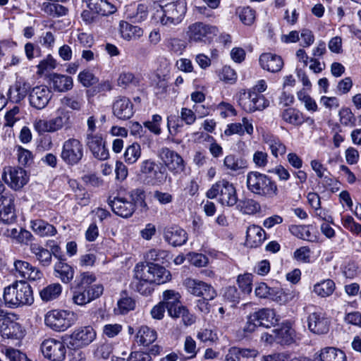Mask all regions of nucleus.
<instances>
[{
	"mask_svg": "<svg viewBox=\"0 0 361 361\" xmlns=\"http://www.w3.org/2000/svg\"><path fill=\"white\" fill-rule=\"evenodd\" d=\"M60 1H45L42 3L41 10L47 16L59 18L68 15L69 9L66 6L59 4Z\"/></svg>",
	"mask_w": 361,
	"mask_h": 361,
	"instance_id": "2f4dec72",
	"label": "nucleus"
},
{
	"mask_svg": "<svg viewBox=\"0 0 361 361\" xmlns=\"http://www.w3.org/2000/svg\"><path fill=\"white\" fill-rule=\"evenodd\" d=\"M265 239L264 231L258 226L252 225L247 228L246 243L252 247L259 246Z\"/></svg>",
	"mask_w": 361,
	"mask_h": 361,
	"instance_id": "7c9ffc66",
	"label": "nucleus"
},
{
	"mask_svg": "<svg viewBox=\"0 0 361 361\" xmlns=\"http://www.w3.org/2000/svg\"><path fill=\"white\" fill-rule=\"evenodd\" d=\"M157 334L155 330L147 326H141L135 336V341L142 345H148L156 341Z\"/></svg>",
	"mask_w": 361,
	"mask_h": 361,
	"instance_id": "e433bc0d",
	"label": "nucleus"
},
{
	"mask_svg": "<svg viewBox=\"0 0 361 361\" xmlns=\"http://www.w3.org/2000/svg\"><path fill=\"white\" fill-rule=\"evenodd\" d=\"M86 6L97 15L103 16L114 13L116 6L107 0H82Z\"/></svg>",
	"mask_w": 361,
	"mask_h": 361,
	"instance_id": "412c9836",
	"label": "nucleus"
},
{
	"mask_svg": "<svg viewBox=\"0 0 361 361\" xmlns=\"http://www.w3.org/2000/svg\"><path fill=\"white\" fill-rule=\"evenodd\" d=\"M119 32L121 37L128 41L139 39L143 35V30L137 25H133L126 21L119 23Z\"/></svg>",
	"mask_w": 361,
	"mask_h": 361,
	"instance_id": "473e14b6",
	"label": "nucleus"
},
{
	"mask_svg": "<svg viewBox=\"0 0 361 361\" xmlns=\"http://www.w3.org/2000/svg\"><path fill=\"white\" fill-rule=\"evenodd\" d=\"M61 103L63 106L71 109L73 111H80L84 105V100L82 95H67L61 99Z\"/></svg>",
	"mask_w": 361,
	"mask_h": 361,
	"instance_id": "79ce46f5",
	"label": "nucleus"
},
{
	"mask_svg": "<svg viewBox=\"0 0 361 361\" xmlns=\"http://www.w3.org/2000/svg\"><path fill=\"white\" fill-rule=\"evenodd\" d=\"M336 285L334 281L326 279L314 286L313 291L322 298L329 297L335 290Z\"/></svg>",
	"mask_w": 361,
	"mask_h": 361,
	"instance_id": "a19ab883",
	"label": "nucleus"
},
{
	"mask_svg": "<svg viewBox=\"0 0 361 361\" xmlns=\"http://www.w3.org/2000/svg\"><path fill=\"white\" fill-rule=\"evenodd\" d=\"M281 116L284 122L294 126H300L306 121L303 114L298 109L292 107L282 111Z\"/></svg>",
	"mask_w": 361,
	"mask_h": 361,
	"instance_id": "72a5a7b5",
	"label": "nucleus"
},
{
	"mask_svg": "<svg viewBox=\"0 0 361 361\" xmlns=\"http://www.w3.org/2000/svg\"><path fill=\"white\" fill-rule=\"evenodd\" d=\"M112 212L123 218H128L135 212V204H108Z\"/></svg>",
	"mask_w": 361,
	"mask_h": 361,
	"instance_id": "3c124183",
	"label": "nucleus"
},
{
	"mask_svg": "<svg viewBox=\"0 0 361 361\" xmlns=\"http://www.w3.org/2000/svg\"><path fill=\"white\" fill-rule=\"evenodd\" d=\"M141 156L140 145L134 142L128 146L125 150L123 157L126 163L128 164H135Z\"/></svg>",
	"mask_w": 361,
	"mask_h": 361,
	"instance_id": "37998d69",
	"label": "nucleus"
},
{
	"mask_svg": "<svg viewBox=\"0 0 361 361\" xmlns=\"http://www.w3.org/2000/svg\"><path fill=\"white\" fill-rule=\"evenodd\" d=\"M96 331L91 326L78 328L66 338V343L70 349L76 350L90 345L96 338Z\"/></svg>",
	"mask_w": 361,
	"mask_h": 361,
	"instance_id": "6e6552de",
	"label": "nucleus"
},
{
	"mask_svg": "<svg viewBox=\"0 0 361 361\" xmlns=\"http://www.w3.org/2000/svg\"><path fill=\"white\" fill-rule=\"evenodd\" d=\"M224 186V192L221 195L219 202L220 203H237L238 197L236 190L233 185L225 179L217 181L206 192L209 199H214L215 192H218L219 186Z\"/></svg>",
	"mask_w": 361,
	"mask_h": 361,
	"instance_id": "dca6fc26",
	"label": "nucleus"
},
{
	"mask_svg": "<svg viewBox=\"0 0 361 361\" xmlns=\"http://www.w3.org/2000/svg\"><path fill=\"white\" fill-rule=\"evenodd\" d=\"M135 307V300L125 295H121V298L118 300L116 310L119 314H126L131 310H133Z\"/></svg>",
	"mask_w": 361,
	"mask_h": 361,
	"instance_id": "09e8293b",
	"label": "nucleus"
},
{
	"mask_svg": "<svg viewBox=\"0 0 361 361\" xmlns=\"http://www.w3.org/2000/svg\"><path fill=\"white\" fill-rule=\"evenodd\" d=\"M247 188L252 192L266 197H273L276 194L277 186L268 176L257 171L247 175Z\"/></svg>",
	"mask_w": 361,
	"mask_h": 361,
	"instance_id": "20e7f679",
	"label": "nucleus"
},
{
	"mask_svg": "<svg viewBox=\"0 0 361 361\" xmlns=\"http://www.w3.org/2000/svg\"><path fill=\"white\" fill-rule=\"evenodd\" d=\"M269 298L280 304H285L293 298L290 293H287L281 288H272Z\"/></svg>",
	"mask_w": 361,
	"mask_h": 361,
	"instance_id": "6e6d98bb",
	"label": "nucleus"
},
{
	"mask_svg": "<svg viewBox=\"0 0 361 361\" xmlns=\"http://www.w3.org/2000/svg\"><path fill=\"white\" fill-rule=\"evenodd\" d=\"M166 44L170 51L178 55L181 54L185 48L184 42L178 38H169Z\"/></svg>",
	"mask_w": 361,
	"mask_h": 361,
	"instance_id": "052dcab7",
	"label": "nucleus"
},
{
	"mask_svg": "<svg viewBox=\"0 0 361 361\" xmlns=\"http://www.w3.org/2000/svg\"><path fill=\"white\" fill-rule=\"evenodd\" d=\"M75 322L74 312L67 310H54L47 313L45 324L56 331H64Z\"/></svg>",
	"mask_w": 361,
	"mask_h": 361,
	"instance_id": "423d86ee",
	"label": "nucleus"
},
{
	"mask_svg": "<svg viewBox=\"0 0 361 361\" xmlns=\"http://www.w3.org/2000/svg\"><path fill=\"white\" fill-rule=\"evenodd\" d=\"M169 255V252L165 250L153 248L145 254V257L149 262H156L158 263H164Z\"/></svg>",
	"mask_w": 361,
	"mask_h": 361,
	"instance_id": "8fccbe9b",
	"label": "nucleus"
},
{
	"mask_svg": "<svg viewBox=\"0 0 361 361\" xmlns=\"http://www.w3.org/2000/svg\"><path fill=\"white\" fill-rule=\"evenodd\" d=\"M340 123L345 126L353 127L355 126L356 118L350 109L343 107L338 112Z\"/></svg>",
	"mask_w": 361,
	"mask_h": 361,
	"instance_id": "603ef678",
	"label": "nucleus"
},
{
	"mask_svg": "<svg viewBox=\"0 0 361 361\" xmlns=\"http://www.w3.org/2000/svg\"><path fill=\"white\" fill-rule=\"evenodd\" d=\"M78 80L84 87H90L98 82V78L88 70L80 72Z\"/></svg>",
	"mask_w": 361,
	"mask_h": 361,
	"instance_id": "e2e57ef3",
	"label": "nucleus"
},
{
	"mask_svg": "<svg viewBox=\"0 0 361 361\" xmlns=\"http://www.w3.org/2000/svg\"><path fill=\"white\" fill-rule=\"evenodd\" d=\"M56 61L51 54H49L37 65V74L43 75L47 72L51 71L56 67Z\"/></svg>",
	"mask_w": 361,
	"mask_h": 361,
	"instance_id": "5fc2aeb1",
	"label": "nucleus"
},
{
	"mask_svg": "<svg viewBox=\"0 0 361 361\" xmlns=\"http://www.w3.org/2000/svg\"><path fill=\"white\" fill-rule=\"evenodd\" d=\"M187 12L185 0H161L154 18L157 23L171 27L180 24Z\"/></svg>",
	"mask_w": 361,
	"mask_h": 361,
	"instance_id": "f257e3e1",
	"label": "nucleus"
},
{
	"mask_svg": "<svg viewBox=\"0 0 361 361\" xmlns=\"http://www.w3.org/2000/svg\"><path fill=\"white\" fill-rule=\"evenodd\" d=\"M278 322V316L273 309L262 308L247 316L243 331L245 336H247L253 333L258 326L269 328L276 324Z\"/></svg>",
	"mask_w": 361,
	"mask_h": 361,
	"instance_id": "7ed1b4c3",
	"label": "nucleus"
},
{
	"mask_svg": "<svg viewBox=\"0 0 361 361\" xmlns=\"http://www.w3.org/2000/svg\"><path fill=\"white\" fill-rule=\"evenodd\" d=\"M237 283L239 288L245 293H250L252 289V275L249 273L240 274L238 276Z\"/></svg>",
	"mask_w": 361,
	"mask_h": 361,
	"instance_id": "4d7b16f0",
	"label": "nucleus"
},
{
	"mask_svg": "<svg viewBox=\"0 0 361 361\" xmlns=\"http://www.w3.org/2000/svg\"><path fill=\"white\" fill-rule=\"evenodd\" d=\"M183 284L187 291L194 296L202 297L207 300H212L216 296L214 288L204 281L187 278Z\"/></svg>",
	"mask_w": 361,
	"mask_h": 361,
	"instance_id": "9b49d317",
	"label": "nucleus"
},
{
	"mask_svg": "<svg viewBox=\"0 0 361 361\" xmlns=\"http://www.w3.org/2000/svg\"><path fill=\"white\" fill-rule=\"evenodd\" d=\"M52 97L51 90L46 85H38L32 89L29 94L31 106L38 110L44 109Z\"/></svg>",
	"mask_w": 361,
	"mask_h": 361,
	"instance_id": "f3484780",
	"label": "nucleus"
},
{
	"mask_svg": "<svg viewBox=\"0 0 361 361\" xmlns=\"http://www.w3.org/2000/svg\"><path fill=\"white\" fill-rule=\"evenodd\" d=\"M310 249L308 247L303 246L297 249L293 253V257L295 260L302 263H309L310 261Z\"/></svg>",
	"mask_w": 361,
	"mask_h": 361,
	"instance_id": "774afa93",
	"label": "nucleus"
},
{
	"mask_svg": "<svg viewBox=\"0 0 361 361\" xmlns=\"http://www.w3.org/2000/svg\"><path fill=\"white\" fill-rule=\"evenodd\" d=\"M219 32L217 27L203 22H195L188 25L186 36L190 42H210Z\"/></svg>",
	"mask_w": 361,
	"mask_h": 361,
	"instance_id": "39448f33",
	"label": "nucleus"
},
{
	"mask_svg": "<svg viewBox=\"0 0 361 361\" xmlns=\"http://www.w3.org/2000/svg\"><path fill=\"white\" fill-rule=\"evenodd\" d=\"M55 276L60 279L63 283H69L74 276V269L71 266L64 262L59 261L54 265Z\"/></svg>",
	"mask_w": 361,
	"mask_h": 361,
	"instance_id": "c9c22d12",
	"label": "nucleus"
},
{
	"mask_svg": "<svg viewBox=\"0 0 361 361\" xmlns=\"http://www.w3.org/2000/svg\"><path fill=\"white\" fill-rule=\"evenodd\" d=\"M171 317H181L183 324L186 326L191 325L195 322V317L194 315L190 313L189 310L185 306L180 307V309L177 311L176 315L172 316Z\"/></svg>",
	"mask_w": 361,
	"mask_h": 361,
	"instance_id": "69168bd1",
	"label": "nucleus"
},
{
	"mask_svg": "<svg viewBox=\"0 0 361 361\" xmlns=\"http://www.w3.org/2000/svg\"><path fill=\"white\" fill-rule=\"evenodd\" d=\"M62 292V286L60 283H51L44 288L39 292L42 300L44 302L54 300L59 297Z\"/></svg>",
	"mask_w": 361,
	"mask_h": 361,
	"instance_id": "ea45409f",
	"label": "nucleus"
},
{
	"mask_svg": "<svg viewBox=\"0 0 361 361\" xmlns=\"http://www.w3.org/2000/svg\"><path fill=\"white\" fill-rule=\"evenodd\" d=\"M51 84L54 91L67 92L73 88V81L71 76L59 73H53L50 77Z\"/></svg>",
	"mask_w": 361,
	"mask_h": 361,
	"instance_id": "cd10ccee",
	"label": "nucleus"
},
{
	"mask_svg": "<svg viewBox=\"0 0 361 361\" xmlns=\"http://www.w3.org/2000/svg\"><path fill=\"white\" fill-rule=\"evenodd\" d=\"M30 224L32 231L41 237L53 236L57 232L56 228L53 225L49 224L42 219L31 221Z\"/></svg>",
	"mask_w": 361,
	"mask_h": 361,
	"instance_id": "f704fd0d",
	"label": "nucleus"
},
{
	"mask_svg": "<svg viewBox=\"0 0 361 361\" xmlns=\"http://www.w3.org/2000/svg\"><path fill=\"white\" fill-rule=\"evenodd\" d=\"M164 238L169 244L177 247L186 243L188 234L185 230L178 226H171L165 229Z\"/></svg>",
	"mask_w": 361,
	"mask_h": 361,
	"instance_id": "4be33fe9",
	"label": "nucleus"
},
{
	"mask_svg": "<svg viewBox=\"0 0 361 361\" xmlns=\"http://www.w3.org/2000/svg\"><path fill=\"white\" fill-rule=\"evenodd\" d=\"M4 300L10 308L31 305L34 302L31 286L24 281H16L4 288Z\"/></svg>",
	"mask_w": 361,
	"mask_h": 361,
	"instance_id": "f03ea898",
	"label": "nucleus"
},
{
	"mask_svg": "<svg viewBox=\"0 0 361 361\" xmlns=\"http://www.w3.org/2000/svg\"><path fill=\"white\" fill-rule=\"evenodd\" d=\"M130 201L132 203H145L152 200L151 197V191L145 190L142 188H135L129 192Z\"/></svg>",
	"mask_w": 361,
	"mask_h": 361,
	"instance_id": "49530a36",
	"label": "nucleus"
},
{
	"mask_svg": "<svg viewBox=\"0 0 361 361\" xmlns=\"http://www.w3.org/2000/svg\"><path fill=\"white\" fill-rule=\"evenodd\" d=\"M1 178L7 185L16 190L22 188L28 181L26 171L20 167H5Z\"/></svg>",
	"mask_w": 361,
	"mask_h": 361,
	"instance_id": "ddd939ff",
	"label": "nucleus"
},
{
	"mask_svg": "<svg viewBox=\"0 0 361 361\" xmlns=\"http://www.w3.org/2000/svg\"><path fill=\"white\" fill-rule=\"evenodd\" d=\"M239 18L243 23L250 25L255 21V11L250 7H244L240 11Z\"/></svg>",
	"mask_w": 361,
	"mask_h": 361,
	"instance_id": "0e129e2a",
	"label": "nucleus"
},
{
	"mask_svg": "<svg viewBox=\"0 0 361 361\" xmlns=\"http://www.w3.org/2000/svg\"><path fill=\"white\" fill-rule=\"evenodd\" d=\"M261 67L267 71L277 73L283 66V59L280 56L271 53H264L259 56Z\"/></svg>",
	"mask_w": 361,
	"mask_h": 361,
	"instance_id": "5701e85b",
	"label": "nucleus"
},
{
	"mask_svg": "<svg viewBox=\"0 0 361 361\" xmlns=\"http://www.w3.org/2000/svg\"><path fill=\"white\" fill-rule=\"evenodd\" d=\"M17 219L13 204H0V221L4 224H12Z\"/></svg>",
	"mask_w": 361,
	"mask_h": 361,
	"instance_id": "c03bdc74",
	"label": "nucleus"
},
{
	"mask_svg": "<svg viewBox=\"0 0 361 361\" xmlns=\"http://www.w3.org/2000/svg\"><path fill=\"white\" fill-rule=\"evenodd\" d=\"M113 115L120 120H128L134 114L133 104L126 97H117L112 104Z\"/></svg>",
	"mask_w": 361,
	"mask_h": 361,
	"instance_id": "a211bd4d",
	"label": "nucleus"
},
{
	"mask_svg": "<svg viewBox=\"0 0 361 361\" xmlns=\"http://www.w3.org/2000/svg\"><path fill=\"white\" fill-rule=\"evenodd\" d=\"M134 279L131 283L133 288L144 295H148L151 294L153 290L152 285V281H148V278L144 276L141 271L139 270V267L134 269Z\"/></svg>",
	"mask_w": 361,
	"mask_h": 361,
	"instance_id": "b1692460",
	"label": "nucleus"
},
{
	"mask_svg": "<svg viewBox=\"0 0 361 361\" xmlns=\"http://www.w3.org/2000/svg\"><path fill=\"white\" fill-rule=\"evenodd\" d=\"M35 130L39 133H54L51 125V119L49 121L44 119H35L33 123Z\"/></svg>",
	"mask_w": 361,
	"mask_h": 361,
	"instance_id": "680f3d73",
	"label": "nucleus"
},
{
	"mask_svg": "<svg viewBox=\"0 0 361 361\" xmlns=\"http://www.w3.org/2000/svg\"><path fill=\"white\" fill-rule=\"evenodd\" d=\"M308 329L315 334H324L329 330L331 319L323 311L310 313L307 319Z\"/></svg>",
	"mask_w": 361,
	"mask_h": 361,
	"instance_id": "4468645a",
	"label": "nucleus"
},
{
	"mask_svg": "<svg viewBox=\"0 0 361 361\" xmlns=\"http://www.w3.org/2000/svg\"><path fill=\"white\" fill-rule=\"evenodd\" d=\"M296 334L290 322L283 323L281 326L276 330V340L281 345H290L295 342Z\"/></svg>",
	"mask_w": 361,
	"mask_h": 361,
	"instance_id": "393cba45",
	"label": "nucleus"
},
{
	"mask_svg": "<svg viewBox=\"0 0 361 361\" xmlns=\"http://www.w3.org/2000/svg\"><path fill=\"white\" fill-rule=\"evenodd\" d=\"M85 142L94 158L99 160L109 158V150L101 135H90L89 137H85Z\"/></svg>",
	"mask_w": 361,
	"mask_h": 361,
	"instance_id": "aec40b11",
	"label": "nucleus"
},
{
	"mask_svg": "<svg viewBox=\"0 0 361 361\" xmlns=\"http://www.w3.org/2000/svg\"><path fill=\"white\" fill-rule=\"evenodd\" d=\"M103 291L104 287L102 284H94L90 288L76 286L72 300L75 305L82 306L99 298Z\"/></svg>",
	"mask_w": 361,
	"mask_h": 361,
	"instance_id": "f8f14e48",
	"label": "nucleus"
},
{
	"mask_svg": "<svg viewBox=\"0 0 361 361\" xmlns=\"http://www.w3.org/2000/svg\"><path fill=\"white\" fill-rule=\"evenodd\" d=\"M30 250L43 266H49L51 264L52 258L51 252L39 244L31 243Z\"/></svg>",
	"mask_w": 361,
	"mask_h": 361,
	"instance_id": "4c0bfd02",
	"label": "nucleus"
},
{
	"mask_svg": "<svg viewBox=\"0 0 361 361\" xmlns=\"http://www.w3.org/2000/svg\"><path fill=\"white\" fill-rule=\"evenodd\" d=\"M224 166L227 170L237 172L247 167L246 160L243 158L236 157L233 154H229L225 157L224 159Z\"/></svg>",
	"mask_w": 361,
	"mask_h": 361,
	"instance_id": "58836bf2",
	"label": "nucleus"
},
{
	"mask_svg": "<svg viewBox=\"0 0 361 361\" xmlns=\"http://www.w3.org/2000/svg\"><path fill=\"white\" fill-rule=\"evenodd\" d=\"M298 98L305 104V107L307 111H316L318 106L314 99L307 94L304 90H300L297 94Z\"/></svg>",
	"mask_w": 361,
	"mask_h": 361,
	"instance_id": "bf43d9fd",
	"label": "nucleus"
},
{
	"mask_svg": "<svg viewBox=\"0 0 361 361\" xmlns=\"http://www.w3.org/2000/svg\"><path fill=\"white\" fill-rule=\"evenodd\" d=\"M165 307L167 309L170 317L176 315L177 311L180 309V295L172 290H165L163 293Z\"/></svg>",
	"mask_w": 361,
	"mask_h": 361,
	"instance_id": "c85d7f7f",
	"label": "nucleus"
},
{
	"mask_svg": "<svg viewBox=\"0 0 361 361\" xmlns=\"http://www.w3.org/2000/svg\"><path fill=\"white\" fill-rule=\"evenodd\" d=\"M158 157L173 175L180 174L185 171V161L176 152L168 147H162L158 152Z\"/></svg>",
	"mask_w": 361,
	"mask_h": 361,
	"instance_id": "9d476101",
	"label": "nucleus"
},
{
	"mask_svg": "<svg viewBox=\"0 0 361 361\" xmlns=\"http://www.w3.org/2000/svg\"><path fill=\"white\" fill-rule=\"evenodd\" d=\"M148 16L147 6L140 4L135 11L128 12V18L133 23H141L147 19Z\"/></svg>",
	"mask_w": 361,
	"mask_h": 361,
	"instance_id": "de8ad7c7",
	"label": "nucleus"
},
{
	"mask_svg": "<svg viewBox=\"0 0 361 361\" xmlns=\"http://www.w3.org/2000/svg\"><path fill=\"white\" fill-rule=\"evenodd\" d=\"M41 350L45 357L52 361H61L66 357V348L63 342L54 338L44 341Z\"/></svg>",
	"mask_w": 361,
	"mask_h": 361,
	"instance_id": "2eb2a0df",
	"label": "nucleus"
},
{
	"mask_svg": "<svg viewBox=\"0 0 361 361\" xmlns=\"http://www.w3.org/2000/svg\"><path fill=\"white\" fill-rule=\"evenodd\" d=\"M51 122L54 133L64 127L70 128L73 124L71 112L64 108H59L56 111V116L51 118Z\"/></svg>",
	"mask_w": 361,
	"mask_h": 361,
	"instance_id": "a878e982",
	"label": "nucleus"
},
{
	"mask_svg": "<svg viewBox=\"0 0 361 361\" xmlns=\"http://www.w3.org/2000/svg\"><path fill=\"white\" fill-rule=\"evenodd\" d=\"M135 267H139L141 274L148 278V281H152L153 283L159 285L166 283L171 279L170 272L158 264L152 262L140 263L136 264Z\"/></svg>",
	"mask_w": 361,
	"mask_h": 361,
	"instance_id": "1a4fd4ad",
	"label": "nucleus"
},
{
	"mask_svg": "<svg viewBox=\"0 0 361 361\" xmlns=\"http://www.w3.org/2000/svg\"><path fill=\"white\" fill-rule=\"evenodd\" d=\"M9 93L11 95L13 94H16L13 97V99L16 102L21 101L25 97L27 94V89L25 87V85L22 84L21 82H16L13 87L9 89Z\"/></svg>",
	"mask_w": 361,
	"mask_h": 361,
	"instance_id": "338daca9",
	"label": "nucleus"
},
{
	"mask_svg": "<svg viewBox=\"0 0 361 361\" xmlns=\"http://www.w3.org/2000/svg\"><path fill=\"white\" fill-rule=\"evenodd\" d=\"M289 231L294 236L300 239L311 241L314 238L311 233L310 226L291 225L289 226Z\"/></svg>",
	"mask_w": 361,
	"mask_h": 361,
	"instance_id": "a18cd8bd",
	"label": "nucleus"
},
{
	"mask_svg": "<svg viewBox=\"0 0 361 361\" xmlns=\"http://www.w3.org/2000/svg\"><path fill=\"white\" fill-rule=\"evenodd\" d=\"M264 142L268 145L271 154L274 157L282 156L286 152V147L280 138L272 134H264L262 135Z\"/></svg>",
	"mask_w": 361,
	"mask_h": 361,
	"instance_id": "c756f323",
	"label": "nucleus"
},
{
	"mask_svg": "<svg viewBox=\"0 0 361 361\" xmlns=\"http://www.w3.org/2000/svg\"><path fill=\"white\" fill-rule=\"evenodd\" d=\"M13 265V274L16 277L30 281H37L40 279L43 276L42 273L38 268L31 265L27 262L23 260H16Z\"/></svg>",
	"mask_w": 361,
	"mask_h": 361,
	"instance_id": "6ab92c4d",
	"label": "nucleus"
},
{
	"mask_svg": "<svg viewBox=\"0 0 361 361\" xmlns=\"http://www.w3.org/2000/svg\"><path fill=\"white\" fill-rule=\"evenodd\" d=\"M238 102L240 106L246 112H254V107L252 106V100L250 90H243L238 95Z\"/></svg>",
	"mask_w": 361,
	"mask_h": 361,
	"instance_id": "864d4df0",
	"label": "nucleus"
},
{
	"mask_svg": "<svg viewBox=\"0 0 361 361\" xmlns=\"http://www.w3.org/2000/svg\"><path fill=\"white\" fill-rule=\"evenodd\" d=\"M83 156L84 147L80 140L71 137L63 142L60 157L67 165L79 164Z\"/></svg>",
	"mask_w": 361,
	"mask_h": 361,
	"instance_id": "0eeeda50",
	"label": "nucleus"
},
{
	"mask_svg": "<svg viewBox=\"0 0 361 361\" xmlns=\"http://www.w3.org/2000/svg\"><path fill=\"white\" fill-rule=\"evenodd\" d=\"M346 356L343 351L334 348L326 347L315 354L314 361H345Z\"/></svg>",
	"mask_w": 361,
	"mask_h": 361,
	"instance_id": "bb28decb",
	"label": "nucleus"
},
{
	"mask_svg": "<svg viewBox=\"0 0 361 361\" xmlns=\"http://www.w3.org/2000/svg\"><path fill=\"white\" fill-rule=\"evenodd\" d=\"M162 121V118L159 114H154L152 117L151 121H147L143 123V125L145 128H147L151 133L154 135H159L161 133V123Z\"/></svg>",
	"mask_w": 361,
	"mask_h": 361,
	"instance_id": "13d9d810",
	"label": "nucleus"
}]
</instances>
